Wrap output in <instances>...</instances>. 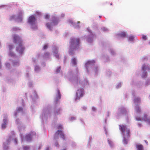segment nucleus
<instances>
[{
	"label": "nucleus",
	"instance_id": "nucleus-1",
	"mask_svg": "<svg viewBox=\"0 0 150 150\" xmlns=\"http://www.w3.org/2000/svg\"><path fill=\"white\" fill-rule=\"evenodd\" d=\"M133 102L135 105L134 109L136 112L135 115L136 120L138 121H144L148 125H150V116L144 114L143 117H139L141 113V109L139 106L141 102L140 98L138 97H133Z\"/></svg>",
	"mask_w": 150,
	"mask_h": 150
},
{
	"label": "nucleus",
	"instance_id": "nucleus-2",
	"mask_svg": "<svg viewBox=\"0 0 150 150\" xmlns=\"http://www.w3.org/2000/svg\"><path fill=\"white\" fill-rule=\"evenodd\" d=\"M67 78L69 81L72 83L75 87H79L80 86L85 87L89 85V82L86 79H84V80L82 81L81 79L76 76L73 71L71 69L69 71Z\"/></svg>",
	"mask_w": 150,
	"mask_h": 150
},
{
	"label": "nucleus",
	"instance_id": "nucleus-3",
	"mask_svg": "<svg viewBox=\"0 0 150 150\" xmlns=\"http://www.w3.org/2000/svg\"><path fill=\"white\" fill-rule=\"evenodd\" d=\"M96 61L94 60H88L86 61L84 64L85 69L88 74H90L94 73L95 75H98L99 73L100 68L98 65H95Z\"/></svg>",
	"mask_w": 150,
	"mask_h": 150
},
{
	"label": "nucleus",
	"instance_id": "nucleus-4",
	"mask_svg": "<svg viewBox=\"0 0 150 150\" xmlns=\"http://www.w3.org/2000/svg\"><path fill=\"white\" fill-rule=\"evenodd\" d=\"M22 107H18L16 108V110L14 112V116L16 118L15 122L16 124L18 126V130L20 132L23 130L25 128V126L23 124L21 120L17 117L20 114H22L23 113L24 110L23 107L24 106V103L22 102Z\"/></svg>",
	"mask_w": 150,
	"mask_h": 150
},
{
	"label": "nucleus",
	"instance_id": "nucleus-5",
	"mask_svg": "<svg viewBox=\"0 0 150 150\" xmlns=\"http://www.w3.org/2000/svg\"><path fill=\"white\" fill-rule=\"evenodd\" d=\"M52 109L50 106L44 108L40 116L42 123L47 124L50 120L52 116Z\"/></svg>",
	"mask_w": 150,
	"mask_h": 150
},
{
	"label": "nucleus",
	"instance_id": "nucleus-6",
	"mask_svg": "<svg viewBox=\"0 0 150 150\" xmlns=\"http://www.w3.org/2000/svg\"><path fill=\"white\" fill-rule=\"evenodd\" d=\"M14 42L18 44L16 47V50L18 53L19 56L21 57L23 54L25 50V47L21 38L18 35L14 34L13 35Z\"/></svg>",
	"mask_w": 150,
	"mask_h": 150
},
{
	"label": "nucleus",
	"instance_id": "nucleus-7",
	"mask_svg": "<svg viewBox=\"0 0 150 150\" xmlns=\"http://www.w3.org/2000/svg\"><path fill=\"white\" fill-rule=\"evenodd\" d=\"M119 129L121 132L123 136V143L124 144H127L130 136V131L126 125H119Z\"/></svg>",
	"mask_w": 150,
	"mask_h": 150
},
{
	"label": "nucleus",
	"instance_id": "nucleus-8",
	"mask_svg": "<svg viewBox=\"0 0 150 150\" xmlns=\"http://www.w3.org/2000/svg\"><path fill=\"white\" fill-rule=\"evenodd\" d=\"M80 40L79 38H71L70 41V46L69 50V53L70 55H73L74 51L78 50L79 47Z\"/></svg>",
	"mask_w": 150,
	"mask_h": 150
},
{
	"label": "nucleus",
	"instance_id": "nucleus-9",
	"mask_svg": "<svg viewBox=\"0 0 150 150\" xmlns=\"http://www.w3.org/2000/svg\"><path fill=\"white\" fill-rule=\"evenodd\" d=\"M63 128V125L61 124H59L57 126V128L59 130H58L55 133L54 139V145L57 147H59V146L57 142V140L59 139V137L62 140H65L64 133L63 131L61 130H60V129H62Z\"/></svg>",
	"mask_w": 150,
	"mask_h": 150
},
{
	"label": "nucleus",
	"instance_id": "nucleus-10",
	"mask_svg": "<svg viewBox=\"0 0 150 150\" xmlns=\"http://www.w3.org/2000/svg\"><path fill=\"white\" fill-rule=\"evenodd\" d=\"M60 21L59 18L54 14L52 15L51 17V22L47 23L45 24V25L49 30L52 31L53 27L58 25Z\"/></svg>",
	"mask_w": 150,
	"mask_h": 150
},
{
	"label": "nucleus",
	"instance_id": "nucleus-11",
	"mask_svg": "<svg viewBox=\"0 0 150 150\" xmlns=\"http://www.w3.org/2000/svg\"><path fill=\"white\" fill-rule=\"evenodd\" d=\"M122 115H127L126 120L128 122L129 121V115H128L126 108L123 106L120 107L118 109L116 114L115 117L117 118L118 119Z\"/></svg>",
	"mask_w": 150,
	"mask_h": 150
},
{
	"label": "nucleus",
	"instance_id": "nucleus-12",
	"mask_svg": "<svg viewBox=\"0 0 150 150\" xmlns=\"http://www.w3.org/2000/svg\"><path fill=\"white\" fill-rule=\"evenodd\" d=\"M24 12L23 10H19L17 15H13L10 17V20H14L18 22H21L23 20Z\"/></svg>",
	"mask_w": 150,
	"mask_h": 150
},
{
	"label": "nucleus",
	"instance_id": "nucleus-13",
	"mask_svg": "<svg viewBox=\"0 0 150 150\" xmlns=\"http://www.w3.org/2000/svg\"><path fill=\"white\" fill-rule=\"evenodd\" d=\"M12 136H10L8 138L6 139V142L3 143V148L5 150H7L8 148V145L9 144L11 139L14 140V142L15 144H17V140L15 136L14 132L12 131L11 132Z\"/></svg>",
	"mask_w": 150,
	"mask_h": 150
},
{
	"label": "nucleus",
	"instance_id": "nucleus-14",
	"mask_svg": "<svg viewBox=\"0 0 150 150\" xmlns=\"http://www.w3.org/2000/svg\"><path fill=\"white\" fill-rule=\"evenodd\" d=\"M87 31L88 32V35L85 36V39L87 42L91 44L93 43L94 40L96 38V35L91 30L90 28H88Z\"/></svg>",
	"mask_w": 150,
	"mask_h": 150
},
{
	"label": "nucleus",
	"instance_id": "nucleus-15",
	"mask_svg": "<svg viewBox=\"0 0 150 150\" xmlns=\"http://www.w3.org/2000/svg\"><path fill=\"white\" fill-rule=\"evenodd\" d=\"M142 72L141 77L143 79L146 78L147 76V72H150V66L147 64H144L142 67Z\"/></svg>",
	"mask_w": 150,
	"mask_h": 150
},
{
	"label": "nucleus",
	"instance_id": "nucleus-16",
	"mask_svg": "<svg viewBox=\"0 0 150 150\" xmlns=\"http://www.w3.org/2000/svg\"><path fill=\"white\" fill-rule=\"evenodd\" d=\"M36 19L33 15L30 16L28 19V23L31 25L32 29L35 30L37 28V25L35 23Z\"/></svg>",
	"mask_w": 150,
	"mask_h": 150
},
{
	"label": "nucleus",
	"instance_id": "nucleus-17",
	"mask_svg": "<svg viewBox=\"0 0 150 150\" xmlns=\"http://www.w3.org/2000/svg\"><path fill=\"white\" fill-rule=\"evenodd\" d=\"M84 89L81 88L77 90L76 91L75 101H78L84 95Z\"/></svg>",
	"mask_w": 150,
	"mask_h": 150
},
{
	"label": "nucleus",
	"instance_id": "nucleus-18",
	"mask_svg": "<svg viewBox=\"0 0 150 150\" xmlns=\"http://www.w3.org/2000/svg\"><path fill=\"white\" fill-rule=\"evenodd\" d=\"M61 95L59 90L57 89L54 97V103L55 106L59 103L61 98Z\"/></svg>",
	"mask_w": 150,
	"mask_h": 150
},
{
	"label": "nucleus",
	"instance_id": "nucleus-19",
	"mask_svg": "<svg viewBox=\"0 0 150 150\" xmlns=\"http://www.w3.org/2000/svg\"><path fill=\"white\" fill-rule=\"evenodd\" d=\"M42 146L41 144L32 147L28 146H23V150H39L41 148Z\"/></svg>",
	"mask_w": 150,
	"mask_h": 150
},
{
	"label": "nucleus",
	"instance_id": "nucleus-20",
	"mask_svg": "<svg viewBox=\"0 0 150 150\" xmlns=\"http://www.w3.org/2000/svg\"><path fill=\"white\" fill-rule=\"evenodd\" d=\"M36 137V133L35 132H31L25 136V139L28 142L31 141L32 139Z\"/></svg>",
	"mask_w": 150,
	"mask_h": 150
},
{
	"label": "nucleus",
	"instance_id": "nucleus-21",
	"mask_svg": "<svg viewBox=\"0 0 150 150\" xmlns=\"http://www.w3.org/2000/svg\"><path fill=\"white\" fill-rule=\"evenodd\" d=\"M52 52L54 56L56 58L59 59L60 58V54L58 52V48L55 45H54L52 48Z\"/></svg>",
	"mask_w": 150,
	"mask_h": 150
},
{
	"label": "nucleus",
	"instance_id": "nucleus-22",
	"mask_svg": "<svg viewBox=\"0 0 150 150\" xmlns=\"http://www.w3.org/2000/svg\"><path fill=\"white\" fill-rule=\"evenodd\" d=\"M68 22L71 26L74 27L76 29H79L80 28V26L79 24L80 23V22L78 21L77 23L73 21L71 19H69L68 21Z\"/></svg>",
	"mask_w": 150,
	"mask_h": 150
},
{
	"label": "nucleus",
	"instance_id": "nucleus-23",
	"mask_svg": "<svg viewBox=\"0 0 150 150\" xmlns=\"http://www.w3.org/2000/svg\"><path fill=\"white\" fill-rule=\"evenodd\" d=\"M8 48L9 49V51L8 53V55L13 58H16V55L15 53L12 51L14 49V45L12 44H10L8 45Z\"/></svg>",
	"mask_w": 150,
	"mask_h": 150
},
{
	"label": "nucleus",
	"instance_id": "nucleus-24",
	"mask_svg": "<svg viewBox=\"0 0 150 150\" xmlns=\"http://www.w3.org/2000/svg\"><path fill=\"white\" fill-rule=\"evenodd\" d=\"M8 121L7 115L6 114H4L3 117V123L1 125L2 129H4L6 128L8 123Z\"/></svg>",
	"mask_w": 150,
	"mask_h": 150
},
{
	"label": "nucleus",
	"instance_id": "nucleus-25",
	"mask_svg": "<svg viewBox=\"0 0 150 150\" xmlns=\"http://www.w3.org/2000/svg\"><path fill=\"white\" fill-rule=\"evenodd\" d=\"M78 62L77 59L75 57H73L71 61V64L74 67H76Z\"/></svg>",
	"mask_w": 150,
	"mask_h": 150
},
{
	"label": "nucleus",
	"instance_id": "nucleus-26",
	"mask_svg": "<svg viewBox=\"0 0 150 150\" xmlns=\"http://www.w3.org/2000/svg\"><path fill=\"white\" fill-rule=\"evenodd\" d=\"M62 112V110L61 108H55L54 110V113L55 115H60Z\"/></svg>",
	"mask_w": 150,
	"mask_h": 150
},
{
	"label": "nucleus",
	"instance_id": "nucleus-27",
	"mask_svg": "<svg viewBox=\"0 0 150 150\" xmlns=\"http://www.w3.org/2000/svg\"><path fill=\"white\" fill-rule=\"evenodd\" d=\"M30 97L31 98L33 101H34L35 99H36L38 98L37 93L35 90H33V91L32 93L30 95Z\"/></svg>",
	"mask_w": 150,
	"mask_h": 150
},
{
	"label": "nucleus",
	"instance_id": "nucleus-28",
	"mask_svg": "<svg viewBox=\"0 0 150 150\" xmlns=\"http://www.w3.org/2000/svg\"><path fill=\"white\" fill-rule=\"evenodd\" d=\"M17 59V58H16ZM12 62L13 65L14 66H18L20 65V62L19 60L16 59L15 60H12Z\"/></svg>",
	"mask_w": 150,
	"mask_h": 150
},
{
	"label": "nucleus",
	"instance_id": "nucleus-29",
	"mask_svg": "<svg viewBox=\"0 0 150 150\" xmlns=\"http://www.w3.org/2000/svg\"><path fill=\"white\" fill-rule=\"evenodd\" d=\"M127 34L126 32H122L119 33L117 34V35L119 37H120L122 38H125Z\"/></svg>",
	"mask_w": 150,
	"mask_h": 150
},
{
	"label": "nucleus",
	"instance_id": "nucleus-30",
	"mask_svg": "<svg viewBox=\"0 0 150 150\" xmlns=\"http://www.w3.org/2000/svg\"><path fill=\"white\" fill-rule=\"evenodd\" d=\"M108 51L111 55L115 56L116 55V53L112 47H110L108 49Z\"/></svg>",
	"mask_w": 150,
	"mask_h": 150
},
{
	"label": "nucleus",
	"instance_id": "nucleus-31",
	"mask_svg": "<svg viewBox=\"0 0 150 150\" xmlns=\"http://www.w3.org/2000/svg\"><path fill=\"white\" fill-rule=\"evenodd\" d=\"M30 70V68L29 67L27 66L26 67V74L25 77L26 78H29L30 77V74L29 72Z\"/></svg>",
	"mask_w": 150,
	"mask_h": 150
},
{
	"label": "nucleus",
	"instance_id": "nucleus-32",
	"mask_svg": "<svg viewBox=\"0 0 150 150\" xmlns=\"http://www.w3.org/2000/svg\"><path fill=\"white\" fill-rule=\"evenodd\" d=\"M50 53L48 52H46L44 54L43 56L41 57H42L44 59H50Z\"/></svg>",
	"mask_w": 150,
	"mask_h": 150
},
{
	"label": "nucleus",
	"instance_id": "nucleus-33",
	"mask_svg": "<svg viewBox=\"0 0 150 150\" xmlns=\"http://www.w3.org/2000/svg\"><path fill=\"white\" fill-rule=\"evenodd\" d=\"M40 70V67L37 64L35 66L34 71L36 73L39 72Z\"/></svg>",
	"mask_w": 150,
	"mask_h": 150
},
{
	"label": "nucleus",
	"instance_id": "nucleus-34",
	"mask_svg": "<svg viewBox=\"0 0 150 150\" xmlns=\"http://www.w3.org/2000/svg\"><path fill=\"white\" fill-rule=\"evenodd\" d=\"M136 147L137 150H143V146L142 144H137Z\"/></svg>",
	"mask_w": 150,
	"mask_h": 150
},
{
	"label": "nucleus",
	"instance_id": "nucleus-35",
	"mask_svg": "<svg viewBox=\"0 0 150 150\" xmlns=\"http://www.w3.org/2000/svg\"><path fill=\"white\" fill-rule=\"evenodd\" d=\"M102 59L105 62H108L109 61L110 59L109 57L107 55H105L102 56Z\"/></svg>",
	"mask_w": 150,
	"mask_h": 150
},
{
	"label": "nucleus",
	"instance_id": "nucleus-36",
	"mask_svg": "<svg viewBox=\"0 0 150 150\" xmlns=\"http://www.w3.org/2000/svg\"><path fill=\"white\" fill-rule=\"evenodd\" d=\"M150 85V79L148 78L145 81L144 86L146 87Z\"/></svg>",
	"mask_w": 150,
	"mask_h": 150
},
{
	"label": "nucleus",
	"instance_id": "nucleus-37",
	"mask_svg": "<svg viewBox=\"0 0 150 150\" xmlns=\"http://www.w3.org/2000/svg\"><path fill=\"white\" fill-rule=\"evenodd\" d=\"M123 83L122 82H119L117 83L116 86V88L117 89L120 88L122 85Z\"/></svg>",
	"mask_w": 150,
	"mask_h": 150
},
{
	"label": "nucleus",
	"instance_id": "nucleus-38",
	"mask_svg": "<svg viewBox=\"0 0 150 150\" xmlns=\"http://www.w3.org/2000/svg\"><path fill=\"white\" fill-rule=\"evenodd\" d=\"M108 143L111 147H112L113 146V142L110 139H107Z\"/></svg>",
	"mask_w": 150,
	"mask_h": 150
},
{
	"label": "nucleus",
	"instance_id": "nucleus-39",
	"mask_svg": "<svg viewBox=\"0 0 150 150\" xmlns=\"http://www.w3.org/2000/svg\"><path fill=\"white\" fill-rule=\"evenodd\" d=\"M149 57V55H145L142 57V60L143 61H147L148 60Z\"/></svg>",
	"mask_w": 150,
	"mask_h": 150
},
{
	"label": "nucleus",
	"instance_id": "nucleus-40",
	"mask_svg": "<svg viewBox=\"0 0 150 150\" xmlns=\"http://www.w3.org/2000/svg\"><path fill=\"white\" fill-rule=\"evenodd\" d=\"M134 36L131 35L128 37L129 41L132 42L134 41Z\"/></svg>",
	"mask_w": 150,
	"mask_h": 150
},
{
	"label": "nucleus",
	"instance_id": "nucleus-41",
	"mask_svg": "<svg viewBox=\"0 0 150 150\" xmlns=\"http://www.w3.org/2000/svg\"><path fill=\"white\" fill-rule=\"evenodd\" d=\"M76 120V117L74 116H71L69 118V121L70 122H72Z\"/></svg>",
	"mask_w": 150,
	"mask_h": 150
},
{
	"label": "nucleus",
	"instance_id": "nucleus-42",
	"mask_svg": "<svg viewBox=\"0 0 150 150\" xmlns=\"http://www.w3.org/2000/svg\"><path fill=\"white\" fill-rule=\"evenodd\" d=\"M61 69V67L59 66L57 67L55 70V72L56 73H58L60 72Z\"/></svg>",
	"mask_w": 150,
	"mask_h": 150
},
{
	"label": "nucleus",
	"instance_id": "nucleus-43",
	"mask_svg": "<svg viewBox=\"0 0 150 150\" xmlns=\"http://www.w3.org/2000/svg\"><path fill=\"white\" fill-rule=\"evenodd\" d=\"M142 83L141 81H139L136 84V85L138 88H140L142 86Z\"/></svg>",
	"mask_w": 150,
	"mask_h": 150
},
{
	"label": "nucleus",
	"instance_id": "nucleus-44",
	"mask_svg": "<svg viewBox=\"0 0 150 150\" xmlns=\"http://www.w3.org/2000/svg\"><path fill=\"white\" fill-rule=\"evenodd\" d=\"M33 85V81L29 80L28 83V85L29 87H32Z\"/></svg>",
	"mask_w": 150,
	"mask_h": 150
},
{
	"label": "nucleus",
	"instance_id": "nucleus-45",
	"mask_svg": "<svg viewBox=\"0 0 150 150\" xmlns=\"http://www.w3.org/2000/svg\"><path fill=\"white\" fill-rule=\"evenodd\" d=\"M13 30V31H19L20 30V28L18 27H14L13 29H12Z\"/></svg>",
	"mask_w": 150,
	"mask_h": 150
},
{
	"label": "nucleus",
	"instance_id": "nucleus-46",
	"mask_svg": "<svg viewBox=\"0 0 150 150\" xmlns=\"http://www.w3.org/2000/svg\"><path fill=\"white\" fill-rule=\"evenodd\" d=\"M102 30L104 32H107L109 30L108 28L105 27H102L101 28Z\"/></svg>",
	"mask_w": 150,
	"mask_h": 150
},
{
	"label": "nucleus",
	"instance_id": "nucleus-47",
	"mask_svg": "<svg viewBox=\"0 0 150 150\" xmlns=\"http://www.w3.org/2000/svg\"><path fill=\"white\" fill-rule=\"evenodd\" d=\"M110 115V112H107V114H106V117H105V123H106L107 122V117H108Z\"/></svg>",
	"mask_w": 150,
	"mask_h": 150
},
{
	"label": "nucleus",
	"instance_id": "nucleus-48",
	"mask_svg": "<svg viewBox=\"0 0 150 150\" xmlns=\"http://www.w3.org/2000/svg\"><path fill=\"white\" fill-rule=\"evenodd\" d=\"M79 121L81 123V124L84 126L85 125V122L83 120V119L82 118H80L79 119Z\"/></svg>",
	"mask_w": 150,
	"mask_h": 150
},
{
	"label": "nucleus",
	"instance_id": "nucleus-49",
	"mask_svg": "<svg viewBox=\"0 0 150 150\" xmlns=\"http://www.w3.org/2000/svg\"><path fill=\"white\" fill-rule=\"evenodd\" d=\"M112 74V73L110 70L106 72V75L108 76H110Z\"/></svg>",
	"mask_w": 150,
	"mask_h": 150
},
{
	"label": "nucleus",
	"instance_id": "nucleus-50",
	"mask_svg": "<svg viewBox=\"0 0 150 150\" xmlns=\"http://www.w3.org/2000/svg\"><path fill=\"white\" fill-rule=\"evenodd\" d=\"M32 60L33 63L35 64H36L37 62L38 61V59H36L35 58H32Z\"/></svg>",
	"mask_w": 150,
	"mask_h": 150
},
{
	"label": "nucleus",
	"instance_id": "nucleus-51",
	"mask_svg": "<svg viewBox=\"0 0 150 150\" xmlns=\"http://www.w3.org/2000/svg\"><path fill=\"white\" fill-rule=\"evenodd\" d=\"M142 38L144 40H146L147 39V36L144 35H142Z\"/></svg>",
	"mask_w": 150,
	"mask_h": 150
},
{
	"label": "nucleus",
	"instance_id": "nucleus-52",
	"mask_svg": "<svg viewBox=\"0 0 150 150\" xmlns=\"http://www.w3.org/2000/svg\"><path fill=\"white\" fill-rule=\"evenodd\" d=\"M5 65L7 68L9 69L10 67V63L8 62H6L5 64Z\"/></svg>",
	"mask_w": 150,
	"mask_h": 150
},
{
	"label": "nucleus",
	"instance_id": "nucleus-53",
	"mask_svg": "<svg viewBox=\"0 0 150 150\" xmlns=\"http://www.w3.org/2000/svg\"><path fill=\"white\" fill-rule=\"evenodd\" d=\"M92 110L93 112H96L97 110V109L96 107L93 106L92 108Z\"/></svg>",
	"mask_w": 150,
	"mask_h": 150
},
{
	"label": "nucleus",
	"instance_id": "nucleus-54",
	"mask_svg": "<svg viewBox=\"0 0 150 150\" xmlns=\"http://www.w3.org/2000/svg\"><path fill=\"white\" fill-rule=\"evenodd\" d=\"M103 128L105 132V134L106 135H107L108 134V132L107 130V129L106 128V127L105 126H104Z\"/></svg>",
	"mask_w": 150,
	"mask_h": 150
},
{
	"label": "nucleus",
	"instance_id": "nucleus-55",
	"mask_svg": "<svg viewBox=\"0 0 150 150\" xmlns=\"http://www.w3.org/2000/svg\"><path fill=\"white\" fill-rule=\"evenodd\" d=\"M132 95L133 96V97H136L135 95H136V92L135 91H134V90L132 91Z\"/></svg>",
	"mask_w": 150,
	"mask_h": 150
},
{
	"label": "nucleus",
	"instance_id": "nucleus-56",
	"mask_svg": "<svg viewBox=\"0 0 150 150\" xmlns=\"http://www.w3.org/2000/svg\"><path fill=\"white\" fill-rule=\"evenodd\" d=\"M50 15L48 14H46L45 15V18L46 19H48L50 18Z\"/></svg>",
	"mask_w": 150,
	"mask_h": 150
},
{
	"label": "nucleus",
	"instance_id": "nucleus-57",
	"mask_svg": "<svg viewBox=\"0 0 150 150\" xmlns=\"http://www.w3.org/2000/svg\"><path fill=\"white\" fill-rule=\"evenodd\" d=\"M48 47V45H44L43 47V49L44 50H45Z\"/></svg>",
	"mask_w": 150,
	"mask_h": 150
},
{
	"label": "nucleus",
	"instance_id": "nucleus-58",
	"mask_svg": "<svg viewBox=\"0 0 150 150\" xmlns=\"http://www.w3.org/2000/svg\"><path fill=\"white\" fill-rule=\"evenodd\" d=\"M35 13L37 15L39 16H40L41 15V13L38 11H36Z\"/></svg>",
	"mask_w": 150,
	"mask_h": 150
},
{
	"label": "nucleus",
	"instance_id": "nucleus-59",
	"mask_svg": "<svg viewBox=\"0 0 150 150\" xmlns=\"http://www.w3.org/2000/svg\"><path fill=\"white\" fill-rule=\"evenodd\" d=\"M20 136L21 139V142H22L23 141V139L22 137V134L21 133L20 134Z\"/></svg>",
	"mask_w": 150,
	"mask_h": 150
},
{
	"label": "nucleus",
	"instance_id": "nucleus-60",
	"mask_svg": "<svg viewBox=\"0 0 150 150\" xmlns=\"http://www.w3.org/2000/svg\"><path fill=\"white\" fill-rule=\"evenodd\" d=\"M138 126L139 127H142V125L141 123H138Z\"/></svg>",
	"mask_w": 150,
	"mask_h": 150
},
{
	"label": "nucleus",
	"instance_id": "nucleus-61",
	"mask_svg": "<svg viewBox=\"0 0 150 150\" xmlns=\"http://www.w3.org/2000/svg\"><path fill=\"white\" fill-rule=\"evenodd\" d=\"M78 68L77 67H76V75H77L78 73Z\"/></svg>",
	"mask_w": 150,
	"mask_h": 150
},
{
	"label": "nucleus",
	"instance_id": "nucleus-62",
	"mask_svg": "<svg viewBox=\"0 0 150 150\" xmlns=\"http://www.w3.org/2000/svg\"><path fill=\"white\" fill-rule=\"evenodd\" d=\"M82 109L84 110H86L87 109V107L86 106H83L82 107Z\"/></svg>",
	"mask_w": 150,
	"mask_h": 150
},
{
	"label": "nucleus",
	"instance_id": "nucleus-63",
	"mask_svg": "<svg viewBox=\"0 0 150 150\" xmlns=\"http://www.w3.org/2000/svg\"><path fill=\"white\" fill-rule=\"evenodd\" d=\"M65 16V14L64 13H62L60 15V17L61 18H64Z\"/></svg>",
	"mask_w": 150,
	"mask_h": 150
},
{
	"label": "nucleus",
	"instance_id": "nucleus-64",
	"mask_svg": "<svg viewBox=\"0 0 150 150\" xmlns=\"http://www.w3.org/2000/svg\"><path fill=\"white\" fill-rule=\"evenodd\" d=\"M72 145L73 147H74L76 146V144L75 142H72Z\"/></svg>",
	"mask_w": 150,
	"mask_h": 150
}]
</instances>
